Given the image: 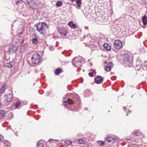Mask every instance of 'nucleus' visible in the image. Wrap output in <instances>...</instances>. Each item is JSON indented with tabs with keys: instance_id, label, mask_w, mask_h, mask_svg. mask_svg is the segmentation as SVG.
I'll list each match as a JSON object with an SVG mask.
<instances>
[{
	"instance_id": "obj_1",
	"label": "nucleus",
	"mask_w": 147,
	"mask_h": 147,
	"mask_svg": "<svg viewBox=\"0 0 147 147\" xmlns=\"http://www.w3.org/2000/svg\"><path fill=\"white\" fill-rule=\"evenodd\" d=\"M67 95L63 97V102L64 103V106H67L68 104L74 105L77 109L80 108V102L79 96L78 95H75L73 96L72 99L68 98H67Z\"/></svg>"
},
{
	"instance_id": "obj_2",
	"label": "nucleus",
	"mask_w": 147,
	"mask_h": 147,
	"mask_svg": "<svg viewBox=\"0 0 147 147\" xmlns=\"http://www.w3.org/2000/svg\"><path fill=\"white\" fill-rule=\"evenodd\" d=\"M35 26L37 30L40 34L44 35L45 32V30L48 29L47 24L44 22H39L37 23Z\"/></svg>"
},
{
	"instance_id": "obj_3",
	"label": "nucleus",
	"mask_w": 147,
	"mask_h": 147,
	"mask_svg": "<svg viewBox=\"0 0 147 147\" xmlns=\"http://www.w3.org/2000/svg\"><path fill=\"white\" fill-rule=\"evenodd\" d=\"M123 61L125 64H126L129 67L131 66L133 64V58L127 54L124 55L123 58Z\"/></svg>"
},
{
	"instance_id": "obj_4",
	"label": "nucleus",
	"mask_w": 147,
	"mask_h": 147,
	"mask_svg": "<svg viewBox=\"0 0 147 147\" xmlns=\"http://www.w3.org/2000/svg\"><path fill=\"white\" fill-rule=\"evenodd\" d=\"M71 62L73 65L76 67L79 68L82 65V61L80 57H76L73 59Z\"/></svg>"
},
{
	"instance_id": "obj_5",
	"label": "nucleus",
	"mask_w": 147,
	"mask_h": 147,
	"mask_svg": "<svg viewBox=\"0 0 147 147\" xmlns=\"http://www.w3.org/2000/svg\"><path fill=\"white\" fill-rule=\"evenodd\" d=\"M32 63L34 64H38L40 63V56L37 53L33 54L31 58Z\"/></svg>"
},
{
	"instance_id": "obj_6",
	"label": "nucleus",
	"mask_w": 147,
	"mask_h": 147,
	"mask_svg": "<svg viewBox=\"0 0 147 147\" xmlns=\"http://www.w3.org/2000/svg\"><path fill=\"white\" fill-rule=\"evenodd\" d=\"M13 97V94L11 92L7 93L5 96V100L8 102H10L12 101Z\"/></svg>"
},
{
	"instance_id": "obj_7",
	"label": "nucleus",
	"mask_w": 147,
	"mask_h": 147,
	"mask_svg": "<svg viewBox=\"0 0 147 147\" xmlns=\"http://www.w3.org/2000/svg\"><path fill=\"white\" fill-rule=\"evenodd\" d=\"M123 46L122 42L120 40H115L114 44V47L117 49H120Z\"/></svg>"
},
{
	"instance_id": "obj_8",
	"label": "nucleus",
	"mask_w": 147,
	"mask_h": 147,
	"mask_svg": "<svg viewBox=\"0 0 147 147\" xmlns=\"http://www.w3.org/2000/svg\"><path fill=\"white\" fill-rule=\"evenodd\" d=\"M116 139L115 136L112 134L110 135L106 138V140H107L109 142L111 143H114L116 141Z\"/></svg>"
},
{
	"instance_id": "obj_9",
	"label": "nucleus",
	"mask_w": 147,
	"mask_h": 147,
	"mask_svg": "<svg viewBox=\"0 0 147 147\" xmlns=\"http://www.w3.org/2000/svg\"><path fill=\"white\" fill-rule=\"evenodd\" d=\"M59 33L63 36H65L67 32V30L65 28H61L58 30Z\"/></svg>"
},
{
	"instance_id": "obj_10",
	"label": "nucleus",
	"mask_w": 147,
	"mask_h": 147,
	"mask_svg": "<svg viewBox=\"0 0 147 147\" xmlns=\"http://www.w3.org/2000/svg\"><path fill=\"white\" fill-rule=\"evenodd\" d=\"M95 82L97 84H100L102 83L103 81L102 77L100 76H97L94 79Z\"/></svg>"
},
{
	"instance_id": "obj_11",
	"label": "nucleus",
	"mask_w": 147,
	"mask_h": 147,
	"mask_svg": "<svg viewBox=\"0 0 147 147\" xmlns=\"http://www.w3.org/2000/svg\"><path fill=\"white\" fill-rule=\"evenodd\" d=\"M6 84H4L0 88V96H2L3 94L5 92L6 89Z\"/></svg>"
},
{
	"instance_id": "obj_12",
	"label": "nucleus",
	"mask_w": 147,
	"mask_h": 147,
	"mask_svg": "<svg viewBox=\"0 0 147 147\" xmlns=\"http://www.w3.org/2000/svg\"><path fill=\"white\" fill-rule=\"evenodd\" d=\"M29 5L30 8L33 9H37L38 7V5L34 1H32V3Z\"/></svg>"
},
{
	"instance_id": "obj_13",
	"label": "nucleus",
	"mask_w": 147,
	"mask_h": 147,
	"mask_svg": "<svg viewBox=\"0 0 147 147\" xmlns=\"http://www.w3.org/2000/svg\"><path fill=\"white\" fill-rule=\"evenodd\" d=\"M112 65V63L109 62V64L105 67V70L107 71H109L111 70Z\"/></svg>"
},
{
	"instance_id": "obj_14",
	"label": "nucleus",
	"mask_w": 147,
	"mask_h": 147,
	"mask_svg": "<svg viewBox=\"0 0 147 147\" xmlns=\"http://www.w3.org/2000/svg\"><path fill=\"white\" fill-rule=\"evenodd\" d=\"M133 134H134L135 136H136L138 137L139 138H141L142 136L143 137V135H142V133L141 132L138 131H134V132Z\"/></svg>"
},
{
	"instance_id": "obj_15",
	"label": "nucleus",
	"mask_w": 147,
	"mask_h": 147,
	"mask_svg": "<svg viewBox=\"0 0 147 147\" xmlns=\"http://www.w3.org/2000/svg\"><path fill=\"white\" fill-rule=\"evenodd\" d=\"M5 113H6L5 111L3 110H0V119L3 118Z\"/></svg>"
},
{
	"instance_id": "obj_16",
	"label": "nucleus",
	"mask_w": 147,
	"mask_h": 147,
	"mask_svg": "<svg viewBox=\"0 0 147 147\" xmlns=\"http://www.w3.org/2000/svg\"><path fill=\"white\" fill-rule=\"evenodd\" d=\"M3 143L6 147H10L11 146L10 142L8 141H3Z\"/></svg>"
},
{
	"instance_id": "obj_17",
	"label": "nucleus",
	"mask_w": 147,
	"mask_h": 147,
	"mask_svg": "<svg viewBox=\"0 0 147 147\" xmlns=\"http://www.w3.org/2000/svg\"><path fill=\"white\" fill-rule=\"evenodd\" d=\"M78 7L79 9H80L81 7V5L82 4L81 0H75Z\"/></svg>"
},
{
	"instance_id": "obj_18",
	"label": "nucleus",
	"mask_w": 147,
	"mask_h": 147,
	"mask_svg": "<svg viewBox=\"0 0 147 147\" xmlns=\"http://www.w3.org/2000/svg\"><path fill=\"white\" fill-rule=\"evenodd\" d=\"M85 96L86 97L89 96L90 95H91V92L88 90H86L85 92Z\"/></svg>"
},
{
	"instance_id": "obj_19",
	"label": "nucleus",
	"mask_w": 147,
	"mask_h": 147,
	"mask_svg": "<svg viewBox=\"0 0 147 147\" xmlns=\"http://www.w3.org/2000/svg\"><path fill=\"white\" fill-rule=\"evenodd\" d=\"M142 21L143 24L144 25H146L147 23V17L145 16H144L142 18Z\"/></svg>"
},
{
	"instance_id": "obj_20",
	"label": "nucleus",
	"mask_w": 147,
	"mask_h": 147,
	"mask_svg": "<svg viewBox=\"0 0 147 147\" xmlns=\"http://www.w3.org/2000/svg\"><path fill=\"white\" fill-rule=\"evenodd\" d=\"M104 48L106 49L107 50L110 51L111 49V47L107 43H105L103 45Z\"/></svg>"
},
{
	"instance_id": "obj_21",
	"label": "nucleus",
	"mask_w": 147,
	"mask_h": 147,
	"mask_svg": "<svg viewBox=\"0 0 147 147\" xmlns=\"http://www.w3.org/2000/svg\"><path fill=\"white\" fill-rule=\"evenodd\" d=\"M44 146V144L40 141H39L37 143V147H43Z\"/></svg>"
},
{
	"instance_id": "obj_22",
	"label": "nucleus",
	"mask_w": 147,
	"mask_h": 147,
	"mask_svg": "<svg viewBox=\"0 0 147 147\" xmlns=\"http://www.w3.org/2000/svg\"><path fill=\"white\" fill-rule=\"evenodd\" d=\"M27 46V45L26 44H24L23 45L20 47V52L21 53H22V51H23L24 49Z\"/></svg>"
},
{
	"instance_id": "obj_23",
	"label": "nucleus",
	"mask_w": 147,
	"mask_h": 147,
	"mask_svg": "<svg viewBox=\"0 0 147 147\" xmlns=\"http://www.w3.org/2000/svg\"><path fill=\"white\" fill-rule=\"evenodd\" d=\"M61 72V70L59 68H57L55 71V74L58 75Z\"/></svg>"
},
{
	"instance_id": "obj_24",
	"label": "nucleus",
	"mask_w": 147,
	"mask_h": 147,
	"mask_svg": "<svg viewBox=\"0 0 147 147\" xmlns=\"http://www.w3.org/2000/svg\"><path fill=\"white\" fill-rule=\"evenodd\" d=\"M6 66L9 68L12 67L13 66V63L11 62L7 63L6 64Z\"/></svg>"
},
{
	"instance_id": "obj_25",
	"label": "nucleus",
	"mask_w": 147,
	"mask_h": 147,
	"mask_svg": "<svg viewBox=\"0 0 147 147\" xmlns=\"http://www.w3.org/2000/svg\"><path fill=\"white\" fill-rule=\"evenodd\" d=\"M11 50L12 51L15 52V51H16V50L17 49V48L15 46H11L9 48V50L10 51H11Z\"/></svg>"
},
{
	"instance_id": "obj_26",
	"label": "nucleus",
	"mask_w": 147,
	"mask_h": 147,
	"mask_svg": "<svg viewBox=\"0 0 147 147\" xmlns=\"http://www.w3.org/2000/svg\"><path fill=\"white\" fill-rule=\"evenodd\" d=\"M38 42V40L36 38H33L32 40V43L33 44H36Z\"/></svg>"
},
{
	"instance_id": "obj_27",
	"label": "nucleus",
	"mask_w": 147,
	"mask_h": 147,
	"mask_svg": "<svg viewBox=\"0 0 147 147\" xmlns=\"http://www.w3.org/2000/svg\"><path fill=\"white\" fill-rule=\"evenodd\" d=\"M62 2L61 1H58L56 3V6L57 7H60L62 5Z\"/></svg>"
},
{
	"instance_id": "obj_28",
	"label": "nucleus",
	"mask_w": 147,
	"mask_h": 147,
	"mask_svg": "<svg viewBox=\"0 0 147 147\" xmlns=\"http://www.w3.org/2000/svg\"><path fill=\"white\" fill-rule=\"evenodd\" d=\"M98 144L101 146H102L104 145V142L102 141H98Z\"/></svg>"
},
{
	"instance_id": "obj_29",
	"label": "nucleus",
	"mask_w": 147,
	"mask_h": 147,
	"mask_svg": "<svg viewBox=\"0 0 147 147\" xmlns=\"http://www.w3.org/2000/svg\"><path fill=\"white\" fill-rule=\"evenodd\" d=\"M79 143L80 144H83L85 143V141L83 140L80 139L79 140Z\"/></svg>"
},
{
	"instance_id": "obj_30",
	"label": "nucleus",
	"mask_w": 147,
	"mask_h": 147,
	"mask_svg": "<svg viewBox=\"0 0 147 147\" xmlns=\"http://www.w3.org/2000/svg\"><path fill=\"white\" fill-rule=\"evenodd\" d=\"M26 1L28 3V5H29L32 2V1H33V0H26Z\"/></svg>"
},
{
	"instance_id": "obj_31",
	"label": "nucleus",
	"mask_w": 147,
	"mask_h": 147,
	"mask_svg": "<svg viewBox=\"0 0 147 147\" xmlns=\"http://www.w3.org/2000/svg\"><path fill=\"white\" fill-rule=\"evenodd\" d=\"M49 50L51 51H53L55 49L54 47L53 46H51L49 47Z\"/></svg>"
},
{
	"instance_id": "obj_32",
	"label": "nucleus",
	"mask_w": 147,
	"mask_h": 147,
	"mask_svg": "<svg viewBox=\"0 0 147 147\" xmlns=\"http://www.w3.org/2000/svg\"><path fill=\"white\" fill-rule=\"evenodd\" d=\"M73 23L72 22H70L68 23V25L69 26L71 27H72V26Z\"/></svg>"
},
{
	"instance_id": "obj_33",
	"label": "nucleus",
	"mask_w": 147,
	"mask_h": 147,
	"mask_svg": "<svg viewBox=\"0 0 147 147\" xmlns=\"http://www.w3.org/2000/svg\"><path fill=\"white\" fill-rule=\"evenodd\" d=\"M15 108L17 109H18V102H17L15 104Z\"/></svg>"
},
{
	"instance_id": "obj_34",
	"label": "nucleus",
	"mask_w": 147,
	"mask_h": 147,
	"mask_svg": "<svg viewBox=\"0 0 147 147\" xmlns=\"http://www.w3.org/2000/svg\"><path fill=\"white\" fill-rule=\"evenodd\" d=\"M4 138L3 136L2 135H0V140H2Z\"/></svg>"
},
{
	"instance_id": "obj_35",
	"label": "nucleus",
	"mask_w": 147,
	"mask_h": 147,
	"mask_svg": "<svg viewBox=\"0 0 147 147\" xmlns=\"http://www.w3.org/2000/svg\"><path fill=\"white\" fill-rule=\"evenodd\" d=\"M88 74H89V76L90 77H92L93 76V72H91L89 73Z\"/></svg>"
},
{
	"instance_id": "obj_36",
	"label": "nucleus",
	"mask_w": 147,
	"mask_h": 147,
	"mask_svg": "<svg viewBox=\"0 0 147 147\" xmlns=\"http://www.w3.org/2000/svg\"><path fill=\"white\" fill-rule=\"evenodd\" d=\"M67 142L66 143L68 144H71L72 143V141H70L69 140V141H67Z\"/></svg>"
},
{
	"instance_id": "obj_37",
	"label": "nucleus",
	"mask_w": 147,
	"mask_h": 147,
	"mask_svg": "<svg viewBox=\"0 0 147 147\" xmlns=\"http://www.w3.org/2000/svg\"><path fill=\"white\" fill-rule=\"evenodd\" d=\"M71 28H73L74 29H75L76 28V25L75 24H73L72 26V27Z\"/></svg>"
},
{
	"instance_id": "obj_38",
	"label": "nucleus",
	"mask_w": 147,
	"mask_h": 147,
	"mask_svg": "<svg viewBox=\"0 0 147 147\" xmlns=\"http://www.w3.org/2000/svg\"><path fill=\"white\" fill-rule=\"evenodd\" d=\"M16 130V129H15L14 130L13 132L15 133V135L16 136H17L18 132L16 131H15Z\"/></svg>"
},
{
	"instance_id": "obj_39",
	"label": "nucleus",
	"mask_w": 147,
	"mask_h": 147,
	"mask_svg": "<svg viewBox=\"0 0 147 147\" xmlns=\"http://www.w3.org/2000/svg\"><path fill=\"white\" fill-rule=\"evenodd\" d=\"M125 111L126 112H131V111L129 109H128L127 108L126 109V110H125Z\"/></svg>"
},
{
	"instance_id": "obj_40",
	"label": "nucleus",
	"mask_w": 147,
	"mask_h": 147,
	"mask_svg": "<svg viewBox=\"0 0 147 147\" xmlns=\"http://www.w3.org/2000/svg\"><path fill=\"white\" fill-rule=\"evenodd\" d=\"M133 147H138V146L134 144Z\"/></svg>"
},
{
	"instance_id": "obj_41",
	"label": "nucleus",
	"mask_w": 147,
	"mask_h": 147,
	"mask_svg": "<svg viewBox=\"0 0 147 147\" xmlns=\"http://www.w3.org/2000/svg\"><path fill=\"white\" fill-rule=\"evenodd\" d=\"M19 106H20V105H21V102L19 100Z\"/></svg>"
},
{
	"instance_id": "obj_42",
	"label": "nucleus",
	"mask_w": 147,
	"mask_h": 147,
	"mask_svg": "<svg viewBox=\"0 0 147 147\" xmlns=\"http://www.w3.org/2000/svg\"><path fill=\"white\" fill-rule=\"evenodd\" d=\"M69 1H70L71 2H74L75 1V0H69Z\"/></svg>"
},
{
	"instance_id": "obj_43",
	"label": "nucleus",
	"mask_w": 147,
	"mask_h": 147,
	"mask_svg": "<svg viewBox=\"0 0 147 147\" xmlns=\"http://www.w3.org/2000/svg\"><path fill=\"white\" fill-rule=\"evenodd\" d=\"M18 3V1H17L16 2V4H17Z\"/></svg>"
},
{
	"instance_id": "obj_44",
	"label": "nucleus",
	"mask_w": 147,
	"mask_h": 147,
	"mask_svg": "<svg viewBox=\"0 0 147 147\" xmlns=\"http://www.w3.org/2000/svg\"><path fill=\"white\" fill-rule=\"evenodd\" d=\"M23 33V32H20V34L21 35Z\"/></svg>"
},
{
	"instance_id": "obj_45",
	"label": "nucleus",
	"mask_w": 147,
	"mask_h": 147,
	"mask_svg": "<svg viewBox=\"0 0 147 147\" xmlns=\"http://www.w3.org/2000/svg\"><path fill=\"white\" fill-rule=\"evenodd\" d=\"M123 109L124 110H125L126 109V107H123Z\"/></svg>"
},
{
	"instance_id": "obj_46",
	"label": "nucleus",
	"mask_w": 147,
	"mask_h": 147,
	"mask_svg": "<svg viewBox=\"0 0 147 147\" xmlns=\"http://www.w3.org/2000/svg\"><path fill=\"white\" fill-rule=\"evenodd\" d=\"M127 140H130V139H126Z\"/></svg>"
},
{
	"instance_id": "obj_47",
	"label": "nucleus",
	"mask_w": 147,
	"mask_h": 147,
	"mask_svg": "<svg viewBox=\"0 0 147 147\" xmlns=\"http://www.w3.org/2000/svg\"><path fill=\"white\" fill-rule=\"evenodd\" d=\"M55 140V141H58V140Z\"/></svg>"
},
{
	"instance_id": "obj_48",
	"label": "nucleus",
	"mask_w": 147,
	"mask_h": 147,
	"mask_svg": "<svg viewBox=\"0 0 147 147\" xmlns=\"http://www.w3.org/2000/svg\"><path fill=\"white\" fill-rule=\"evenodd\" d=\"M126 115H127V116H128V114H126Z\"/></svg>"
},
{
	"instance_id": "obj_49",
	"label": "nucleus",
	"mask_w": 147,
	"mask_h": 147,
	"mask_svg": "<svg viewBox=\"0 0 147 147\" xmlns=\"http://www.w3.org/2000/svg\"><path fill=\"white\" fill-rule=\"evenodd\" d=\"M93 71H94L93 72H94V70H93Z\"/></svg>"
}]
</instances>
